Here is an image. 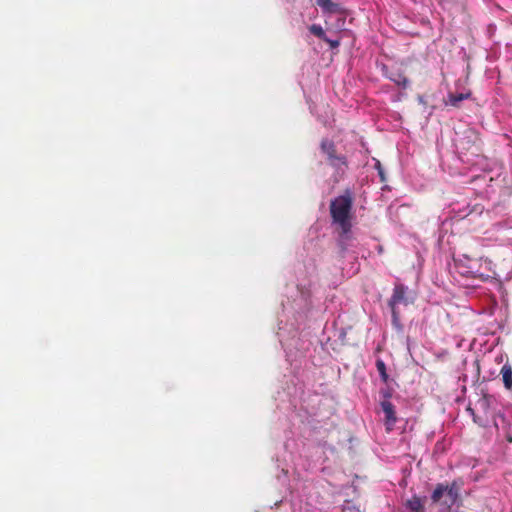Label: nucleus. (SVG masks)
Wrapping results in <instances>:
<instances>
[{"instance_id": "obj_1", "label": "nucleus", "mask_w": 512, "mask_h": 512, "mask_svg": "<svg viewBox=\"0 0 512 512\" xmlns=\"http://www.w3.org/2000/svg\"><path fill=\"white\" fill-rule=\"evenodd\" d=\"M352 200L349 196H339L332 201L330 210L333 223L341 230L342 237L348 238L352 228Z\"/></svg>"}, {"instance_id": "obj_8", "label": "nucleus", "mask_w": 512, "mask_h": 512, "mask_svg": "<svg viewBox=\"0 0 512 512\" xmlns=\"http://www.w3.org/2000/svg\"><path fill=\"white\" fill-rule=\"evenodd\" d=\"M317 4L321 7V9L325 12H335L336 4H334L331 0H317Z\"/></svg>"}, {"instance_id": "obj_11", "label": "nucleus", "mask_w": 512, "mask_h": 512, "mask_svg": "<svg viewBox=\"0 0 512 512\" xmlns=\"http://www.w3.org/2000/svg\"><path fill=\"white\" fill-rule=\"evenodd\" d=\"M447 490V486L438 485L432 494L433 501L437 502L441 499L443 495H445V491Z\"/></svg>"}, {"instance_id": "obj_2", "label": "nucleus", "mask_w": 512, "mask_h": 512, "mask_svg": "<svg viewBox=\"0 0 512 512\" xmlns=\"http://www.w3.org/2000/svg\"><path fill=\"white\" fill-rule=\"evenodd\" d=\"M321 150L327 155V158L333 167L341 170L346 165L344 157L334 155L333 142L327 139L323 140L321 142Z\"/></svg>"}, {"instance_id": "obj_12", "label": "nucleus", "mask_w": 512, "mask_h": 512, "mask_svg": "<svg viewBox=\"0 0 512 512\" xmlns=\"http://www.w3.org/2000/svg\"><path fill=\"white\" fill-rule=\"evenodd\" d=\"M310 32L313 33L315 36L324 39L326 37L325 31L320 25L313 24L309 28Z\"/></svg>"}, {"instance_id": "obj_7", "label": "nucleus", "mask_w": 512, "mask_h": 512, "mask_svg": "<svg viewBox=\"0 0 512 512\" xmlns=\"http://www.w3.org/2000/svg\"><path fill=\"white\" fill-rule=\"evenodd\" d=\"M445 495L447 497L446 503L448 505H453L458 499V488L453 484L451 487H447L445 491Z\"/></svg>"}, {"instance_id": "obj_14", "label": "nucleus", "mask_w": 512, "mask_h": 512, "mask_svg": "<svg viewBox=\"0 0 512 512\" xmlns=\"http://www.w3.org/2000/svg\"><path fill=\"white\" fill-rule=\"evenodd\" d=\"M377 368L380 371V373L382 374V376L385 377V365L382 361L377 362Z\"/></svg>"}, {"instance_id": "obj_6", "label": "nucleus", "mask_w": 512, "mask_h": 512, "mask_svg": "<svg viewBox=\"0 0 512 512\" xmlns=\"http://www.w3.org/2000/svg\"><path fill=\"white\" fill-rule=\"evenodd\" d=\"M422 507V501L417 496H413L406 502V508L409 510V512H420Z\"/></svg>"}, {"instance_id": "obj_3", "label": "nucleus", "mask_w": 512, "mask_h": 512, "mask_svg": "<svg viewBox=\"0 0 512 512\" xmlns=\"http://www.w3.org/2000/svg\"><path fill=\"white\" fill-rule=\"evenodd\" d=\"M381 408L385 414V424L387 429L391 430L397 420L394 406L390 401L385 400L381 402Z\"/></svg>"}, {"instance_id": "obj_5", "label": "nucleus", "mask_w": 512, "mask_h": 512, "mask_svg": "<svg viewBox=\"0 0 512 512\" xmlns=\"http://www.w3.org/2000/svg\"><path fill=\"white\" fill-rule=\"evenodd\" d=\"M504 386L507 389L512 388V369L509 365H504L501 369Z\"/></svg>"}, {"instance_id": "obj_13", "label": "nucleus", "mask_w": 512, "mask_h": 512, "mask_svg": "<svg viewBox=\"0 0 512 512\" xmlns=\"http://www.w3.org/2000/svg\"><path fill=\"white\" fill-rule=\"evenodd\" d=\"M323 40L325 42H327L332 49H335L340 45L339 40H333V39L328 38L327 36Z\"/></svg>"}, {"instance_id": "obj_4", "label": "nucleus", "mask_w": 512, "mask_h": 512, "mask_svg": "<svg viewBox=\"0 0 512 512\" xmlns=\"http://www.w3.org/2000/svg\"><path fill=\"white\" fill-rule=\"evenodd\" d=\"M406 290L407 288L402 285H397L394 288L393 295L390 300V305L393 309L395 305L404 302Z\"/></svg>"}, {"instance_id": "obj_10", "label": "nucleus", "mask_w": 512, "mask_h": 512, "mask_svg": "<svg viewBox=\"0 0 512 512\" xmlns=\"http://www.w3.org/2000/svg\"><path fill=\"white\" fill-rule=\"evenodd\" d=\"M390 79L395 84H397L398 86L403 87V88H406L409 85L408 79L405 76L401 75V74H398L395 77H390Z\"/></svg>"}, {"instance_id": "obj_9", "label": "nucleus", "mask_w": 512, "mask_h": 512, "mask_svg": "<svg viewBox=\"0 0 512 512\" xmlns=\"http://www.w3.org/2000/svg\"><path fill=\"white\" fill-rule=\"evenodd\" d=\"M469 97V94L460 93L457 95L450 94L448 97L447 104H450L452 106L458 105L459 102H461L464 99H467Z\"/></svg>"}, {"instance_id": "obj_15", "label": "nucleus", "mask_w": 512, "mask_h": 512, "mask_svg": "<svg viewBox=\"0 0 512 512\" xmlns=\"http://www.w3.org/2000/svg\"><path fill=\"white\" fill-rule=\"evenodd\" d=\"M376 166H377V168H378V170H379V174H380V176L382 177V171H381V169H380V162H377V163H376Z\"/></svg>"}]
</instances>
